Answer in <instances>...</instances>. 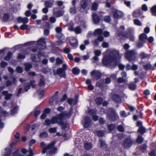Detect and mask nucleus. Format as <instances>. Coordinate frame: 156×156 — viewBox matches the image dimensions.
<instances>
[{
  "instance_id": "obj_1",
  "label": "nucleus",
  "mask_w": 156,
  "mask_h": 156,
  "mask_svg": "<svg viewBox=\"0 0 156 156\" xmlns=\"http://www.w3.org/2000/svg\"><path fill=\"white\" fill-rule=\"evenodd\" d=\"M109 52V56H105L103 58V63L105 65L114 67L118 64L122 55L115 49L110 50Z\"/></svg>"
},
{
  "instance_id": "obj_2",
  "label": "nucleus",
  "mask_w": 156,
  "mask_h": 156,
  "mask_svg": "<svg viewBox=\"0 0 156 156\" xmlns=\"http://www.w3.org/2000/svg\"><path fill=\"white\" fill-rule=\"evenodd\" d=\"M69 115L66 111H65L63 113L58 115L56 116L53 117L51 119L52 124L57 123L58 125L62 126V129H65L66 128V125L67 124L66 122H63L62 119L65 116H69Z\"/></svg>"
},
{
  "instance_id": "obj_3",
  "label": "nucleus",
  "mask_w": 156,
  "mask_h": 156,
  "mask_svg": "<svg viewBox=\"0 0 156 156\" xmlns=\"http://www.w3.org/2000/svg\"><path fill=\"white\" fill-rule=\"evenodd\" d=\"M55 143V141H53L47 146H46L44 142H42L41 143V146L43 148L42 153L44 154L48 150L49 152L51 154L55 153L56 152L57 149L54 147V146Z\"/></svg>"
},
{
  "instance_id": "obj_4",
  "label": "nucleus",
  "mask_w": 156,
  "mask_h": 156,
  "mask_svg": "<svg viewBox=\"0 0 156 156\" xmlns=\"http://www.w3.org/2000/svg\"><path fill=\"white\" fill-rule=\"evenodd\" d=\"M124 29V27L121 26L117 31V34L119 36L122 35L124 37L129 38L130 40L131 41H133L134 40V37L132 35L127 34L125 32H123Z\"/></svg>"
},
{
  "instance_id": "obj_5",
  "label": "nucleus",
  "mask_w": 156,
  "mask_h": 156,
  "mask_svg": "<svg viewBox=\"0 0 156 156\" xmlns=\"http://www.w3.org/2000/svg\"><path fill=\"white\" fill-rule=\"evenodd\" d=\"M67 66L66 64L62 65V68L58 69L56 71V74L58 75L60 77L65 78L66 73L65 71L67 69Z\"/></svg>"
},
{
  "instance_id": "obj_6",
  "label": "nucleus",
  "mask_w": 156,
  "mask_h": 156,
  "mask_svg": "<svg viewBox=\"0 0 156 156\" xmlns=\"http://www.w3.org/2000/svg\"><path fill=\"white\" fill-rule=\"evenodd\" d=\"M135 52L133 50L128 51L125 54V57L129 61L133 60L135 59Z\"/></svg>"
},
{
  "instance_id": "obj_7",
  "label": "nucleus",
  "mask_w": 156,
  "mask_h": 156,
  "mask_svg": "<svg viewBox=\"0 0 156 156\" xmlns=\"http://www.w3.org/2000/svg\"><path fill=\"white\" fill-rule=\"evenodd\" d=\"M37 46L39 49H43L45 48V42L43 38L40 39L38 41Z\"/></svg>"
},
{
  "instance_id": "obj_8",
  "label": "nucleus",
  "mask_w": 156,
  "mask_h": 156,
  "mask_svg": "<svg viewBox=\"0 0 156 156\" xmlns=\"http://www.w3.org/2000/svg\"><path fill=\"white\" fill-rule=\"evenodd\" d=\"M72 3L73 6L70 7L69 12L71 15H73L77 13V10L75 6L76 1H73Z\"/></svg>"
},
{
  "instance_id": "obj_9",
  "label": "nucleus",
  "mask_w": 156,
  "mask_h": 156,
  "mask_svg": "<svg viewBox=\"0 0 156 156\" xmlns=\"http://www.w3.org/2000/svg\"><path fill=\"white\" fill-rule=\"evenodd\" d=\"M91 75L94 78L98 80L100 78L101 73L98 71L94 70L91 73Z\"/></svg>"
},
{
  "instance_id": "obj_10",
  "label": "nucleus",
  "mask_w": 156,
  "mask_h": 156,
  "mask_svg": "<svg viewBox=\"0 0 156 156\" xmlns=\"http://www.w3.org/2000/svg\"><path fill=\"white\" fill-rule=\"evenodd\" d=\"M91 0H82L80 2V6L82 8L85 9L87 5L91 3Z\"/></svg>"
},
{
  "instance_id": "obj_11",
  "label": "nucleus",
  "mask_w": 156,
  "mask_h": 156,
  "mask_svg": "<svg viewBox=\"0 0 156 156\" xmlns=\"http://www.w3.org/2000/svg\"><path fill=\"white\" fill-rule=\"evenodd\" d=\"M57 8H54L53 10V14L57 17H59L62 16L64 14V11L62 10L60 11H57Z\"/></svg>"
},
{
  "instance_id": "obj_12",
  "label": "nucleus",
  "mask_w": 156,
  "mask_h": 156,
  "mask_svg": "<svg viewBox=\"0 0 156 156\" xmlns=\"http://www.w3.org/2000/svg\"><path fill=\"white\" fill-rule=\"evenodd\" d=\"M123 16V14L121 11H117L113 13V16L115 18L119 19L121 18Z\"/></svg>"
},
{
  "instance_id": "obj_13",
  "label": "nucleus",
  "mask_w": 156,
  "mask_h": 156,
  "mask_svg": "<svg viewBox=\"0 0 156 156\" xmlns=\"http://www.w3.org/2000/svg\"><path fill=\"white\" fill-rule=\"evenodd\" d=\"M132 144L131 140L130 139H126L123 144V146L125 148L130 147Z\"/></svg>"
},
{
  "instance_id": "obj_14",
  "label": "nucleus",
  "mask_w": 156,
  "mask_h": 156,
  "mask_svg": "<svg viewBox=\"0 0 156 156\" xmlns=\"http://www.w3.org/2000/svg\"><path fill=\"white\" fill-rule=\"evenodd\" d=\"M92 17L94 22L95 23L97 24L99 23L100 20L97 14L93 13L92 15Z\"/></svg>"
},
{
  "instance_id": "obj_15",
  "label": "nucleus",
  "mask_w": 156,
  "mask_h": 156,
  "mask_svg": "<svg viewBox=\"0 0 156 156\" xmlns=\"http://www.w3.org/2000/svg\"><path fill=\"white\" fill-rule=\"evenodd\" d=\"M17 20L19 23H22L24 24L27 23L28 22V19L26 17L23 18L19 17L17 18Z\"/></svg>"
},
{
  "instance_id": "obj_16",
  "label": "nucleus",
  "mask_w": 156,
  "mask_h": 156,
  "mask_svg": "<svg viewBox=\"0 0 156 156\" xmlns=\"http://www.w3.org/2000/svg\"><path fill=\"white\" fill-rule=\"evenodd\" d=\"M85 122L83 124V126L85 127H88L90 125L91 122V119L90 118L88 117L85 118Z\"/></svg>"
},
{
  "instance_id": "obj_17",
  "label": "nucleus",
  "mask_w": 156,
  "mask_h": 156,
  "mask_svg": "<svg viewBox=\"0 0 156 156\" xmlns=\"http://www.w3.org/2000/svg\"><path fill=\"white\" fill-rule=\"evenodd\" d=\"M92 147V145L90 142H87L84 144V147L87 150L90 149Z\"/></svg>"
},
{
  "instance_id": "obj_18",
  "label": "nucleus",
  "mask_w": 156,
  "mask_h": 156,
  "mask_svg": "<svg viewBox=\"0 0 156 156\" xmlns=\"http://www.w3.org/2000/svg\"><path fill=\"white\" fill-rule=\"evenodd\" d=\"M62 30V28L60 27H57L55 28V31L57 33L56 35V37H59V35H60L61 36H62V34L61 33Z\"/></svg>"
},
{
  "instance_id": "obj_19",
  "label": "nucleus",
  "mask_w": 156,
  "mask_h": 156,
  "mask_svg": "<svg viewBox=\"0 0 156 156\" xmlns=\"http://www.w3.org/2000/svg\"><path fill=\"white\" fill-rule=\"evenodd\" d=\"M70 43L71 45L73 47H76L78 45V42L77 40L75 38H73L70 41Z\"/></svg>"
},
{
  "instance_id": "obj_20",
  "label": "nucleus",
  "mask_w": 156,
  "mask_h": 156,
  "mask_svg": "<svg viewBox=\"0 0 156 156\" xmlns=\"http://www.w3.org/2000/svg\"><path fill=\"white\" fill-rule=\"evenodd\" d=\"M86 83L88 85V89L90 90H93L94 89V87L91 84V81L90 79H87L86 81Z\"/></svg>"
},
{
  "instance_id": "obj_21",
  "label": "nucleus",
  "mask_w": 156,
  "mask_h": 156,
  "mask_svg": "<svg viewBox=\"0 0 156 156\" xmlns=\"http://www.w3.org/2000/svg\"><path fill=\"white\" fill-rule=\"evenodd\" d=\"M2 94L5 96V99L7 100L9 99L12 96V95L11 94H8V92L6 91H4L2 92Z\"/></svg>"
},
{
  "instance_id": "obj_22",
  "label": "nucleus",
  "mask_w": 156,
  "mask_h": 156,
  "mask_svg": "<svg viewBox=\"0 0 156 156\" xmlns=\"http://www.w3.org/2000/svg\"><path fill=\"white\" fill-rule=\"evenodd\" d=\"M147 36L144 34H140L139 36L140 40L143 41L145 42L147 39Z\"/></svg>"
},
{
  "instance_id": "obj_23",
  "label": "nucleus",
  "mask_w": 156,
  "mask_h": 156,
  "mask_svg": "<svg viewBox=\"0 0 156 156\" xmlns=\"http://www.w3.org/2000/svg\"><path fill=\"white\" fill-rule=\"evenodd\" d=\"M112 99L116 102H119L121 101V98L117 95H114L112 96Z\"/></svg>"
},
{
  "instance_id": "obj_24",
  "label": "nucleus",
  "mask_w": 156,
  "mask_h": 156,
  "mask_svg": "<svg viewBox=\"0 0 156 156\" xmlns=\"http://www.w3.org/2000/svg\"><path fill=\"white\" fill-rule=\"evenodd\" d=\"M25 70L28 71L32 67V65L30 63H26L25 64Z\"/></svg>"
},
{
  "instance_id": "obj_25",
  "label": "nucleus",
  "mask_w": 156,
  "mask_h": 156,
  "mask_svg": "<svg viewBox=\"0 0 156 156\" xmlns=\"http://www.w3.org/2000/svg\"><path fill=\"white\" fill-rule=\"evenodd\" d=\"M77 100L75 99H69L68 100V102L70 105H75L76 103Z\"/></svg>"
},
{
  "instance_id": "obj_26",
  "label": "nucleus",
  "mask_w": 156,
  "mask_h": 156,
  "mask_svg": "<svg viewBox=\"0 0 156 156\" xmlns=\"http://www.w3.org/2000/svg\"><path fill=\"white\" fill-rule=\"evenodd\" d=\"M102 30L100 29H98L96 30L94 33V35L95 36L100 35L102 34Z\"/></svg>"
},
{
  "instance_id": "obj_27",
  "label": "nucleus",
  "mask_w": 156,
  "mask_h": 156,
  "mask_svg": "<svg viewBox=\"0 0 156 156\" xmlns=\"http://www.w3.org/2000/svg\"><path fill=\"white\" fill-rule=\"evenodd\" d=\"M151 11L152 15L156 16V5L153 6L151 9Z\"/></svg>"
},
{
  "instance_id": "obj_28",
  "label": "nucleus",
  "mask_w": 156,
  "mask_h": 156,
  "mask_svg": "<svg viewBox=\"0 0 156 156\" xmlns=\"http://www.w3.org/2000/svg\"><path fill=\"white\" fill-rule=\"evenodd\" d=\"M54 2L53 1L50 2H45V4L46 6L47 7H51L53 5Z\"/></svg>"
},
{
  "instance_id": "obj_29",
  "label": "nucleus",
  "mask_w": 156,
  "mask_h": 156,
  "mask_svg": "<svg viewBox=\"0 0 156 156\" xmlns=\"http://www.w3.org/2000/svg\"><path fill=\"white\" fill-rule=\"evenodd\" d=\"M45 84V81L44 76H41V78L39 83V85L40 86H43Z\"/></svg>"
},
{
  "instance_id": "obj_30",
  "label": "nucleus",
  "mask_w": 156,
  "mask_h": 156,
  "mask_svg": "<svg viewBox=\"0 0 156 156\" xmlns=\"http://www.w3.org/2000/svg\"><path fill=\"white\" fill-rule=\"evenodd\" d=\"M99 143L100 144V147L101 148H104L106 147V145L104 140L100 139L99 140Z\"/></svg>"
},
{
  "instance_id": "obj_31",
  "label": "nucleus",
  "mask_w": 156,
  "mask_h": 156,
  "mask_svg": "<svg viewBox=\"0 0 156 156\" xmlns=\"http://www.w3.org/2000/svg\"><path fill=\"white\" fill-rule=\"evenodd\" d=\"M104 80H101L97 83L96 85L100 87H101L104 86Z\"/></svg>"
},
{
  "instance_id": "obj_32",
  "label": "nucleus",
  "mask_w": 156,
  "mask_h": 156,
  "mask_svg": "<svg viewBox=\"0 0 156 156\" xmlns=\"http://www.w3.org/2000/svg\"><path fill=\"white\" fill-rule=\"evenodd\" d=\"M74 31L76 34H80L81 31V28L79 26H77L74 28Z\"/></svg>"
},
{
  "instance_id": "obj_33",
  "label": "nucleus",
  "mask_w": 156,
  "mask_h": 156,
  "mask_svg": "<svg viewBox=\"0 0 156 156\" xmlns=\"http://www.w3.org/2000/svg\"><path fill=\"white\" fill-rule=\"evenodd\" d=\"M129 88L131 90H134L136 88V85L133 83H130L129 84Z\"/></svg>"
},
{
  "instance_id": "obj_34",
  "label": "nucleus",
  "mask_w": 156,
  "mask_h": 156,
  "mask_svg": "<svg viewBox=\"0 0 156 156\" xmlns=\"http://www.w3.org/2000/svg\"><path fill=\"white\" fill-rule=\"evenodd\" d=\"M12 55V53L11 52H8L7 55L5 58L4 59L6 61H9Z\"/></svg>"
},
{
  "instance_id": "obj_35",
  "label": "nucleus",
  "mask_w": 156,
  "mask_h": 156,
  "mask_svg": "<svg viewBox=\"0 0 156 156\" xmlns=\"http://www.w3.org/2000/svg\"><path fill=\"white\" fill-rule=\"evenodd\" d=\"M140 56L141 59H143L149 57L150 55H147L144 52H141L140 54Z\"/></svg>"
},
{
  "instance_id": "obj_36",
  "label": "nucleus",
  "mask_w": 156,
  "mask_h": 156,
  "mask_svg": "<svg viewBox=\"0 0 156 156\" xmlns=\"http://www.w3.org/2000/svg\"><path fill=\"white\" fill-rule=\"evenodd\" d=\"M72 72L75 75H77L80 72V70L77 68H74L72 69Z\"/></svg>"
},
{
  "instance_id": "obj_37",
  "label": "nucleus",
  "mask_w": 156,
  "mask_h": 156,
  "mask_svg": "<svg viewBox=\"0 0 156 156\" xmlns=\"http://www.w3.org/2000/svg\"><path fill=\"white\" fill-rule=\"evenodd\" d=\"M104 20L107 23H109L111 21L110 17L109 16H105L104 17Z\"/></svg>"
},
{
  "instance_id": "obj_38",
  "label": "nucleus",
  "mask_w": 156,
  "mask_h": 156,
  "mask_svg": "<svg viewBox=\"0 0 156 156\" xmlns=\"http://www.w3.org/2000/svg\"><path fill=\"white\" fill-rule=\"evenodd\" d=\"M134 23L135 25L138 26H140L142 23L140 20L138 19H135L134 20Z\"/></svg>"
},
{
  "instance_id": "obj_39",
  "label": "nucleus",
  "mask_w": 156,
  "mask_h": 156,
  "mask_svg": "<svg viewBox=\"0 0 156 156\" xmlns=\"http://www.w3.org/2000/svg\"><path fill=\"white\" fill-rule=\"evenodd\" d=\"M118 82L119 83H123L127 82V80H125L122 77H119L118 79Z\"/></svg>"
},
{
  "instance_id": "obj_40",
  "label": "nucleus",
  "mask_w": 156,
  "mask_h": 156,
  "mask_svg": "<svg viewBox=\"0 0 156 156\" xmlns=\"http://www.w3.org/2000/svg\"><path fill=\"white\" fill-rule=\"evenodd\" d=\"M98 7V4L95 2L93 3L92 5V9L93 10H96Z\"/></svg>"
},
{
  "instance_id": "obj_41",
  "label": "nucleus",
  "mask_w": 156,
  "mask_h": 156,
  "mask_svg": "<svg viewBox=\"0 0 156 156\" xmlns=\"http://www.w3.org/2000/svg\"><path fill=\"white\" fill-rule=\"evenodd\" d=\"M138 131L141 134H143L145 133V129L143 127H140L138 129Z\"/></svg>"
},
{
  "instance_id": "obj_42",
  "label": "nucleus",
  "mask_w": 156,
  "mask_h": 156,
  "mask_svg": "<svg viewBox=\"0 0 156 156\" xmlns=\"http://www.w3.org/2000/svg\"><path fill=\"white\" fill-rule=\"evenodd\" d=\"M103 100L102 98H97L95 100L96 103L98 105H100L102 102Z\"/></svg>"
},
{
  "instance_id": "obj_43",
  "label": "nucleus",
  "mask_w": 156,
  "mask_h": 156,
  "mask_svg": "<svg viewBox=\"0 0 156 156\" xmlns=\"http://www.w3.org/2000/svg\"><path fill=\"white\" fill-rule=\"evenodd\" d=\"M143 141V139L141 136H139L136 140V142L137 143L140 144L142 143Z\"/></svg>"
},
{
  "instance_id": "obj_44",
  "label": "nucleus",
  "mask_w": 156,
  "mask_h": 156,
  "mask_svg": "<svg viewBox=\"0 0 156 156\" xmlns=\"http://www.w3.org/2000/svg\"><path fill=\"white\" fill-rule=\"evenodd\" d=\"M104 133L105 131L101 130L98 131L97 134L98 136H102L104 135Z\"/></svg>"
},
{
  "instance_id": "obj_45",
  "label": "nucleus",
  "mask_w": 156,
  "mask_h": 156,
  "mask_svg": "<svg viewBox=\"0 0 156 156\" xmlns=\"http://www.w3.org/2000/svg\"><path fill=\"white\" fill-rule=\"evenodd\" d=\"M57 128H51L49 129V131L51 133H55L56 131Z\"/></svg>"
},
{
  "instance_id": "obj_46",
  "label": "nucleus",
  "mask_w": 156,
  "mask_h": 156,
  "mask_svg": "<svg viewBox=\"0 0 156 156\" xmlns=\"http://www.w3.org/2000/svg\"><path fill=\"white\" fill-rule=\"evenodd\" d=\"M139 10H136L133 13V16L136 17H138L140 15V14H139Z\"/></svg>"
},
{
  "instance_id": "obj_47",
  "label": "nucleus",
  "mask_w": 156,
  "mask_h": 156,
  "mask_svg": "<svg viewBox=\"0 0 156 156\" xmlns=\"http://www.w3.org/2000/svg\"><path fill=\"white\" fill-rule=\"evenodd\" d=\"M18 107H16L14 108L11 112V113L12 115L16 113L17 112V110H18Z\"/></svg>"
},
{
  "instance_id": "obj_48",
  "label": "nucleus",
  "mask_w": 156,
  "mask_h": 156,
  "mask_svg": "<svg viewBox=\"0 0 156 156\" xmlns=\"http://www.w3.org/2000/svg\"><path fill=\"white\" fill-rule=\"evenodd\" d=\"M24 89L25 91H27L30 87V85L28 83H25L24 85Z\"/></svg>"
},
{
  "instance_id": "obj_49",
  "label": "nucleus",
  "mask_w": 156,
  "mask_h": 156,
  "mask_svg": "<svg viewBox=\"0 0 156 156\" xmlns=\"http://www.w3.org/2000/svg\"><path fill=\"white\" fill-rule=\"evenodd\" d=\"M144 68L145 70H147L151 68V65L150 63H147L144 66Z\"/></svg>"
},
{
  "instance_id": "obj_50",
  "label": "nucleus",
  "mask_w": 156,
  "mask_h": 156,
  "mask_svg": "<svg viewBox=\"0 0 156 156\" xmlns=\"http://www.w3.org/2000/svg\"><path fill=\"white\" fill-rule=\"evenodd\" d=\"M16 70L17 73H21L23 71V69L20 66H18L17 67Z\"/></svg>"
},
{
  "instance_id": "obj_51",
  "label": "nucleus",
  "mask_w": 156,
  "mask_h": 156,
  "mask_svg": "<svg viewBox=\"0 0 156 156\" xmlns=\"http://www.w3.org/2000/svg\"><path fill=\"white\" fill-rule=\"evenodd\" d=\"M108 129L110 131L113 130L115 127V125L113 124L108 125Z\"/></svg>"
},
{
  "instance_id": "obj_52",
  "label": "nucleus",
  "mask_w": 156,
  "mask_h": 156,
  "mask_svg": "<svg viewBox=\"0 0 156 156\" xmlns=\"http://www.w3.org/2000/svg\"><path fill=\"white\" fill-rule=\"evenodd\" d=\"M7 64V62L4 61H2L1 62L0 66L2 68H4L6 66Z\"/></svg>"
},
{
  "instance_id": "obj_53",
  "label": "nucleus",
  "mask_w": 156,
  "mask_h": 156,
  "mask_svg": "<svg viewBox=\"0 0 156 156\" xmlns=\"http://www.w3.org/2000/svg\"><path fill=\"white\" fill-rule=\"evenodd\" d=\"M28 27L27 25L24 24L20 27V28L21 30H24L26 29Z\"/></svg>"
},
{
  "instance_id": "obj_54",
  "label": "nucleus",
  "mask_w": 156,
  "mask_h": 156,
  "mask_svg": "<svg viewBox=\"0 0 156 156\" xmlns=\"http://www.w3.org/2000/svg\"><path fill=\"white\" fill-rule=\"evenodd\" d=\"M9 19V15L8 14L5 13L3 17V20L4 21H5L8 20Z\"/></svg>"
},
{
  "instance_id": "obj_55",
  "label": "nucleus",
  "mask_w": 156,
  "mask_h": 156,
  "mask_svg": "<svg viewBox=\"0 0 156 156\" xmlns=\"http://www.w3.org/2000/svg\"><path fill=\"white\" fill-rule=\"evenodd\" d=\"M94 52L95 55L97 56L100 55L101 53V51L99 50H95Z\"/></svg>"
},
{
  "instance_id": "obj_56",
  "label": "nucleus",
  "mask_w": 156,
  "mask_h": 156,
  "mask_svg": "<svg viewBox=\"0 0 156 156\" xmlns=\"http://www.w3.org/2000/svg\"><path fill=\"white\" fill-rule=\"evenodd\" d=\"M49 20L51 23H54L55 22L56 19L55 17L52 16L50 18Z\"/></svg>"
},
{
  "instance_id": "obj_57",
  "label": "nucleus",
  "mask_w": 156,
  "mask_h": 156,
  "mask_svg": "<svg viewBox=\"0 0 156 156\" xmlns=\"http://www.w3.org/2000/svg\"><path fill=\"white\" fill-rule=\"evenodd\" d=\"M120 115L122 117H126L128 115L124 111H122L120 112Z\"/></svg>"
},
{
  "instance_id": "obj_58",
  "label": "nucleus",
  "mask_w": 156,
  "mask_h": 156,
  "mask_svg": "<svg viewBox=\"0 0 156 156\" xmlns=\"http://www.w3.org/2000/svg\"><path fill=\"white\" fill-rule=\"evenodd\" d=\"M45 123L47 125H50L51 124H52L51 119H46L45 121Z\"/></svg>"
},
{
  "instance_id": "obj_59",
  "label": "nucleus",
  "mask_w": 156,
  "mask_h": 156,
  "mask_svg": "<svg viewBox=\"0 0 156 156\" xmlns=\"http://www.w3.org/2000/svg\"><path fill=\"white\" fill-rule=\"evenodd\" d=\"M47 134L46 132H43L41 133L40 135V136L41 138L46 137L47 136Z\"/></svg>"
},
{
  "instance_id": "obj_60",
  "label": "nucleus",
  "mask_w": 156,
  "mask_h": 156,
  "mask_svg": "<svg viewBox=\"0 0 156 156\" xmlns=\"http://www.w3.org/2000/svg\"><path fill=\"white\" fill-rule=\"evenodd\" d=\"M56 63L57 64H60L62 63L63 61L59 58H57L56 59Z\"/></svg>"
},
{
  "instance_id": "obj_61",
  "label": "nucleus",
  "mask_w": 156,
  "mask_h": 156,
  "mask_svg": "<svg viewBox=\"0 0 156 156\" xmlns=\"http://www.w3.org/2000/svg\"><path fill=\"white\" fill-rule=\"evenodd\" d=\"M142 9L144 11H147L148 10L147 6L146 4H144L142 5Z\"/></svg>"
},
{
  "instance_id": "obj_62",
  "label": "nucleus",
  "mask_w": 156,
  "mask_h": 156,
  "mask_svg": "<svg viewBox=\"0 0 156 156\" xmlns=\"http://www.w3.org/2000/svg\"><path fill=\"white\" fill-rule=\"evenodd\" d=\"M102 46L104 48H108V43L104 42L102 43Z\"/></svg>"
},
{
  "instance_id": "obj_63",
  "label": "nucleus",
  "mask_w": 156,
  "mask_h": 156,
  "mask_svg": "<svg viewBox=\"0 0 156 156\" xmlns=\"http://www.w3.org/2000/svg\"><path fill=\"white\" fill-rule=\"evenodd\" d=\"M118 130L120 132H123L124 129L123 126H119L117 128Z\"/></svg>"
},
{
  "instance_id": "obj_64",
  "label": "nucleus",
  "mask_w": 156,
  "mask_h": 156,
  "mask_svg": "<svg viewBox=\"0 0 156 156\" xmlns=\"http://www.w3.org/2000/svg\"><path fill=\"white\" fill-rule=\"evenodd\" d=\"M103 35L105 37H108L110 34L109 32L107 31H104L103 33Z\"/></svg>"
}]
</instances>
